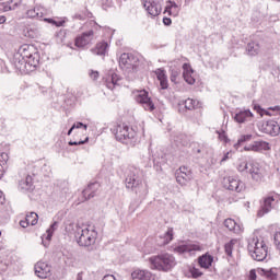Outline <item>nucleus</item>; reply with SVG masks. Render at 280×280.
Segmentation results:
<instances>
[{"mask_svg":"<svg viewBox=\"0 0 280 280\" xmlns=\"http://www.w3.org/2000/svg\"><path fill=\"white\" fill-rule=\"evenodd\" d=\"M249 253H253L252 257L255 261H264L268 257V247L264 241L257 240L253 249L249 247Z\"/></svg>","mask_w":280,"mask_h":280,"instance_id":"obj_4","label":"nucleus"},{"mask_svg":"<svg viewBox=\"0 0 280 280\" xmlns=\"http://www.w3.org/2000/svg\"><path fill=\"white\" fill-rule=\"evenodd\" d=\"M224 226L229 229V231H232L233 233H241L242 232V226L235 222L233 219H226L224 221Z\"/></svg>","mask_w":280,"mask_h":280,"instance_id":"obj_26","label":"nucleus"},{"mask_svg":"<svg viewBox=\"0 0 280 280\" xmlns=\"http://www.w3.org/2000/svg\"><path fill=\"white\" fill-rule=\"evenodd\" d=\"M250 139H253V135L242 136L237 141V145H242V143H245V141H250Z\"/></svg>","mask_w":280,"mask_h":280,"instance_id":"obj_39","label":"nucleus"},{"mask_svg":"<svg viewBox=\"0 0 280 280\" xmlns=\"http://www.w3.org/2000/svg\"><path fill=\"white\" fill-rule=\"evenodd\" d=\"M224 161H229V152L224 154V156L221 160V163H224Z\"/></svg>","mask_w":280,"mask_h":280,"instance_id":"obj_55","label":"nucleus"},{"mask_svg":"<svg viewBox=\"0 0 280 280\" xmlns=\"http://www.w3.org/2000/svg\"><path fill=\"white\" fill-rule=\"evenodd\" d=\"M248 173L256 183H261L264 179V173L259 163H250L248 166Z\"/></svg>","mask_w":280,"mask_h":280,"instance_id":"obj_12","label":"nucleus"},{"mask_svg":"<svg viewBox=\"0 0 280 280\" xmlns=\"http://www.w3.org/2000/svg\"><path fill=\"white\" fill-rule=\"evenodd\" d=\"M272 202H275L273 197H268L264 200L261 208L258 210V218H264L266 213H270L272 211Z\"/></svg>","mask_w":280,"mask_h":280,"instance_id":"obj_15","label":"nucleus"},{"mask_svg":"<svg viewBox=\"0 0 280 280\" xmlns=\"http://www.w3.org/2000/svg\"><path fill=\"white\" fill-rule=\"evenodd\" d=\"M223 187L230 191H236L240 194L241 191H244L246 186L242 180L233 176H229L223 178Z\"/></svg>","mask_w":280,"mask_h":280,"instance_id":"obj_6","label":"nucleus"},{"mask_svg":"<svg viewBox=\"0 0 280 280\" xmlns=\"http://www.w3.org/2000/svg\"><path fill=\"white\" fill-rule=\"evenodd\" d=\"M74 19H79V21H82L84 19V16H82L81 14H75Z\"/></svg>","mask_w":280,"mask_h":280,"instance_id":"obj_58","label":"nucleus"},{"mask_svg":"<svg viewBox=\"0 0 280 280\" xmlns=\"http://www.w3.org/2000/svg\"><path fill=\"white\" fill-rule=\"evenodd\" d=\"M36 226L38 224V214L36 212H31L30 214H26V218L24 221H20V225L22 229H27L30 226Z\"/></svg>","mask_w":280,"mask_h":280,"instance_id":"obj_16","label":"nucleus"},{"mask_svg":"<svg viewBox=\"0 0 280 280\" xmlns=\"http://www.w3.org/2000/svg\"><path fill=\"white\" fill-rule=\"evenodd\" d=\"M190 275H192L194 279H198V277H202L200 269H198L196 267H192L190 269Z\"/></svg>","mask_w":280,"mask_h":280,"instance_id":"obj_38","label":"nucleus"},{"mask_svg":"<svg viewBox=\"0 0 280 280\" xmlns=\"http://www.w3.org/2000/svg\"><path fill=\"white\" fill-rule=\"evenodd\" d=\"M176 78H178V71H172L171 81L176 82Z\"/></svg>","mask_w":280,"mask_h":280,"instance_id":"obj_49","label":"nucleus"},{"mask_svg":"<svg viewBox=\"0 0 280 280\" xmlns=\"http://www.w3.org/2000/svg\"><path fill=\"white\" fill-rule=\"evenodd\" d=\"M219 139H221V141H226V135L223 132L219 133Z\"/></svg>","mask_w":280,"mask_h":280,"instance_id":"obj_54","label":"nucleus"},{"mask_svg":"<svg viewBox=\"0 0 280 280\" xmlns=\"http://www.w3.org/2000/svg\"><path fill=\"white\" fill-rule=\"evenodd\" d=\"M21 186H22V189H26V191H28V189H32V186H33L32 176L27 175L25 180L21 182Z\"/></svg>","mask_w":280,"mask_h":280,"instance_id":"obj_34","label":"nucleus"},{"mask_svg":"<svg viewBox=\"0 0 280 280\" xmlns=\"http://www.w3.org/2000/svg\"><path fill=\"white\" fill-rule=\"evenodd\" d=\"M103 280H116V279H115V276L113 275H106L104 276Z\"/></svg>","mask_w":280,"mask_h":280,"instance_id":"obj_53","label":"nucleus"},{"mask_svg":"<svg viewBox=\"0 0 280 280\" xmlns=\"http://www.w3.org/2000/svg\"><path fill=\"white\" fill-rule=\"evenodd\" d=\"M77 280H82V275H78Z\"/></svg>","mask_w":280,"mask_h":280,"instance_id":"obj_63","label":"nucleus"},{"mask_svg":"<svg viewBox=\"0 0 280 280\" xmlns=\"http://www.w3.org/2000/svg\"><path fill=\"white\" fill-rule=\"evenodd\" d=\"M107 49H108V43L102 42V43H98L95 48L91 49V51L96 56H106Z\"/></svg>","mask_w":280,"mask_h":280,"instance_id":"obj_27","label":"nucleus"},{"mask_svg":"<svg viewBox=\"0 0 280 280\" xmlns=\"http://www.w3.org/2000/svg\"><path fill=\"white\" fill-rule=\"evenodd\" d=\"M24 58H26V62L31 67H38V62H40V57L38 56V52H34V54L25 52V48H24Z\"/></svg>","mask_w":280,"mask_h":280,"instance_id":"obj_22","label":"nucleus"},{"mask_svg":"<svg viewBox=\"0 0 280 280\" xmlns=\"http://www.w3.org/2000/svg\"><path fill=\"white\" fill-rule=\"evenodd\" d=\"M27 16L31 19H43V13H38V9L27 11Z\"/></svg>","mask_w":280,"mask_h":280,"instance_id":"obj_36","label":"nucleus"},{"mask_svg":"<svg viewBox=\"0 0 280 280\" xmlns=\"http://www.w3.org/2000/svg\"><path fill=\"white\" fill-rule=\"evenodd\" d=\"M246 51L248 56H257L259 54V44L252 42L247 44Z\"/></svg>","mask_w":280,"mask_h":280,"instance_id":"obj_29","label":"nucleus"},{"mask_svg":"<svg viewBox=\"0 0 280 280\" xmlns=\"http://www.w3.org/2000/svg\"><path fill=\"white\" fill-rule=\"evenodd\" d=\"M175 250L179 254L188 253L189 255H196V253H200V250H202V245L199 243H187L177 246Z\"/></svg>","mask_w":280,"mask_h":280,"instance_id":"obj_7","label":"nucleus"},{"mask_svg":"<svg viewBox=\"0 0 280 280\" xmlns=\"http://www.w3.org/2000/svg\"><path fill=\"white\" fill-rule=\"evenodd\" d=\"M272 110H276V113H280V107L276 106L275 108H272Z\"/></svg>","mask_w":280,"mask_h":280,"instance_id":"obj_61","label":"nucleus"},{"mask_svg":"<svg viewBox=\"0 0 280 280\" xmlns=\"http://www.w3.org/2000/svg\"><path fill=\"white\" fill-rule=\"evenodd\" d=\"M149 261L153 270H162L163 272H167L176 266V259L170 254L153 256Z\"/></svg>","mask_w":280,"mask_h":280,"instance_id":"obj_1","label":"nucleus"},{"mask_svg":"<svg viewBox=\"0 0 280 280\" xmlns=\"http://www.w3.org/2000/svg\"><path fill=\"white\" fill-rule=\"evenodd\" d=\"M5 23V16L0 15V25H3Z\"/></svg>","mask_w":280,"mask_h":280,"instance_id":"obj_57","label":"nucleus"},{"mask_svg":"<svg viewBox=\"0 0 280 280\" xmlns=\"http://www.w3.org/2000/svg\"><path fill=\"white\" fill-rule=\"evenodd\" d=\"M275 244H276L278 250H280V238L278 241L275 238Z\"/></svg>","mask_w":280,"mask_h":280,"instance_id":"obj_56","label":"nucleus"},{"mask_svg":"<svg viewBox=\"0 0 280 280\" xmlns=\"http://www.w3.org/2000/svg\"><path fill=\"white\" fill-rule=\"evenodd\" d=\"M113 132L117 139V141H120V143H130L132 139H135L137 132H135L133 129H130L128 125L120 124L114 127Z\"/></svg>","mask_w":280,"mask_h":280,"instance_id":"obj_2","label":"nucleus"},{"mask_svg":"<svg viewBox=\"0 0 280 280\" xmlns=\"http://www.w3.org/2000/svg\"><path fill=\"white\" fill-rule=\"evenodd\" d=\"M31 220H34V218H31Z\"/></svg>","mask_w":280,"mask_h":280,"instance_id":"obj_64","label":"nucleus"},{"mask_svg":"<svg viewBox=\"0 0 280 280\" xmlns=\"http://www.w3.org/2000/svg\"><path fill=\"white\" fill-rule=\"evenodd\" d=\"M136 101L138 102V104H142L145 110H150L151 113L155 108L154 103L152 102V98L148 96V91L145 90H142L139 92V94L136 97Z\"/></svg>","mask_w":280,"mask_h":280,"instance_id":"obj_8","label":"nucleus"},{"mask_svg":"<svg viewBox=\"0 0 280 280\" xmlns=\"http://www.w3.org/2000/svg\"><path fill=\"white\" fill-rule=\"evenodd\" d=\"M95 240H97V232H95V230H89V228H85L81 230L78 244L79 246H92V244H95Z\"/></svg>","mask_w":280,"mask_h":280,"instance_id":"obj_5","label":"nucleus"},{"mask_svg":"<svg viewBox=\"0 0 280 280\" xmlns=\"http://www.w3.org/2000/svg\"><path fill=\"white\" fill-rule=\"evenodd\" d=\"M10 10H12V7H4V12H10Z\"/></svg>","mask_w":280,"mask_h":280,"instance_id":"obj_59","label":"nucleus"},{"mask_svg":"<svg viewBox=\"0 0 280 280\" xmlns=\"http://www.w3.org/2000/svg\"><path fill=\"white\" fill-rule=\"evenodd\" d=\"M178 8V4L174 1H168V4L166 5L165 10H176Z\"/></svg>","mask_w":280,"mask_h":280,"instance_id":"obj_44","label":"nucleus"},{"mask_svg":"<svg viewBox=\"0 0 280 280\" xmlns=\"http://www.w3.org/2000/svg\"><path fill=\"white\" fill-rule=\"evenodd\" d=\"M90 77L92 78V80H97V78H100V72L97 71H92Z\"/></svg>","mask_w":280,"mask_h":280,"instance_id":"obj_50","label":"nucleus"},{"mask_svg":"<svg viewBox=\"0 0 280 280\" xmlns=\"http://www.w3.org/2000/svg\"><path fill=\"white\" fill-rule=\"evenodd\" d=\"M73 130H75V128L71 127V128L68 130V136H71V132H73Z\"/></svg>","mask_w":280,"mask_h":280,"instance_id":"obj_60","label":"nucleus"},{"mask_svg":"<svg viewBox=\"0 0 280 280\" xmlns=\"http://www.w3.org/2000/svg\"><path fill=\"white\" fill-rule=\"evenodd\" d=\"M132 279H138V280H154L155 277L152 275V272L148 270H141L138 269L131 273Z\"/></svg>","mask_w":280,"mask_h":280,"instance_id":"obj_18","label":"nucleus"},{"mask_svg":"<svg viewBox=\"0 0 280 280\" xmlns=\"http://www.w3.org/2000/svg\"><path fill=\"white\" fill-rule=\"evenodd\" d=\"M35 275L39 279H47L51 275V266H48L47 262L38 261L35 265Z\"/></svg>","mask_w":280,"mask_h":280,"instance_id":"obj_11","label":"nucleus"},{"mask_svg":"<svg viewBox=\"0 0 280 280\" xmlns=\"http://www.w3.org/2000/svg\"><path fill=\"white\" fill-rule=\"evenodd\" d=\"M183 69V78L185 82H187V84H196V79L191 77V73H194V69L191 68V66L189 63H184Z\"/></svg>","mask_w":280,"mask_h":280,"instance_id":"obj_19","label":"nucleus"},{"mask_svg":"<svg viewBox=\"0 0 280 280\" xmlns=\"http://www.w3.org/2000/svg\"><path fill=\"white\" fill-rule=\"evenodd\" d=\"M125 185L127 189H132L136 194H139V189L143 187V182L139 176V170L135 168L130 171L125 179Z\"/></svg>","mask_w":280,"mask_h":280,"instance_id":"obj_3","label":"nucleus"},{"mask_svg":"<svg viewBox=\"0 0 280 280\" xmlns=\"http://www.w3.org/2000/svg\"><path fill=\"white\" fill-rule=\"evenodd\" d=\"M250 117H253V113L249 109L241 110L237 114H235L234 120L237 124H244L245 121H248V119H250Z\"/></svg>","mask_w":280,"mask_h":280,"instance_id":"obj_21","label":"nucleus"},{"mask_svg":"<svg viewBox=\"0 0 280 280\" xmlns=\"http://www.w3.org/2000/svg\"><path fill=\"white\" fill-rule=\"evenodd\" d=\"M165 12H168V14L173 15V16H178V12H180V8L177 7V9H165Z\"/></svg>","mask_w":280,"mask_h":280,"instance_id":"obj_43","label":"nucleus"},{"mask_svg":"<svg viewBox=\"0 0 280 280\" xmlns=\"http://www.w3.org/2000/svg\"><path fill=\"white\" fill-rule=\"evenodd\" d=\"M45 21H47V23H52V25H56V27H62L65 25V21L56 22L51 19H45Z\"/></svg>","mask_w":280,"mask_h":280,"instance_id":"obj_41","label":"nucleus"},{"mask_svg":"<svg viewBox=\"0 0 280 280\" xmlns=\"http://www.w3.org/2000/svg\"><path fill=\"white\" fill-rule=\"evenodd\" d=\"M198 264L200 268H211V265L213 264V256L205 254L198 258Z\"/></svg>","mask_w":280,"mask_h":280,"instance_id":"obj_23","label":"nucleus"},{"mask_svg":"<svg viewBox=\"0 0 280 280\" xmlns=\"http://www.w3.org/2000/svg\"><path fill=\"white\" fill-rule=\"evenodd\" d=\"M238 172H245V170H248V163L243 162L237 167Z\"/></svg>","mask_w":280,"mask_h":280,"instance_id":"obj_45","label":"nucleus"},{"mask_svg":"<svg viewBox=\"0 0 280 280\" xmlns=\"http://www.w3.org/2000/svg\"><path fill=\"white\" fill-rule=\"evenodd\" d=\"M245 150L253 151V152H261V150H270V144L266 141H256L253 144H249L248 147H245Z\"/></svg>","mask_w":280,"mask_h":280,"instance_id":"obj_17","label":"nucleus"},{"mask_svg":"<svg viewBox=\"0 0 280 280\" xmlns=\"http://www.w3.org/2000/svg\"><path fill=\"white\" fill-rule=\"evenodd\" d=\"M130 65V55L129 54H121L119 58V67L124 69V67H129Z\"/></svg>","mask_w":280,"mask_h":280,"instance_id":"obj_31","label":"nucleus"},{"mask_svg":"<svg viewBox=\"0 0 280 280\" xmlns=\"http://www.w3.org/2000/svg\"><path fill=\"white\" fill-rule=\"evenodd\" d=\"M191 178H194L191 171L185 166L179 167L176 172V182L178 185H182V187L187 185Z\"/></svg>","mask_w":280,"mask_h":280,"instance_id":"obj_9","label":"nucleus"},{"mask_svg":"<svg viewBox=\"0 0 280 280\" xmlns=\"http://www.w3.org/2000/svg\"><path fill=\"white\" fill-rule=\"evenodd\" d=\"M279 240H280V233H277L276 234V242H279Z\"/></svg>","mask_w":280,"mask_h":280,"instance_id":"obj_62","label":"nucleus"},{"mask_svg":"<svg viewBox=\"0 0 280 280\" xmlns=\"http://www.w3.org/2000/svg\"><path fill=\"white\" fill-rule=\"evenodd\" d=\"M56 229H58V221H55L47 230L48 234L46 236V240H51V235H54V231H56Z\"/></svg>","mask_w":280,"mask_h":280,"instance_id":"obj_37","label":"nucleus"},{"mask_svg":"<svg viewBox=\"0 0 280 280\" xmlns=\"http://www.w3.org/2000/svg\"><path fill=\"white\" fill-rule=\"evenodd\" d=\"M5 165H8V153L0 154V179L3 178L5 174Z\"/></svg>","mask_w":280,"mask_h":280,"instance_id":"obj_30","label":"nucleus"},{"mask_svg":"<svg viewBox=\"0 0 280 280\" xmlns=\"http://www.w3.org/2000/svg\"><path fill=\"white\" fill-rule=\"evenodd\" d=\"M72 128H84V130H88L89 126L84 125L83 122H74Z\"/></svg>","mask_w":280,"mask_h":280,"instance_id":"obj_46","label":"nucleus"},{"mask_svg":"<svg viewBox=\"0 0 280 280\" xmlns=\"http://www.w3.org/2000/svg\"><path fill=\"white\" fill-rule=\"evenodd\" d=\"M249 280H257V272L255 271V269H252L249 271Z\"/></svg>","mask_w":280,"mask_h":280,"instance_id":"obj_48","label":"nucleus"},{"mask_svg":"<svg viewBox=\"0 0 280 280\" xmlns=\"http://www.w3.org/2000/svg\"><path fill=\"white\" fill-rule=\"evenodd\" d=\"M94 32L93 30L83 33L81 36L75 38V46L77 47H86L91 40H93Z\"/></svg>","mask_w":280,"mask_h":280,"instance_id":"obj_14","label":"nucleus"},{"mask_svg":"<svg viewBox=\"0 0 280 280\" xmlns=\"http://www.w3.org/2000/svg\"><path fill=\"white\" fill-rule=\"evenodd\" d=\"M198 104H199L198 101L192 100V98H187L185 101V108L187 110H194V108H198Z\"/></svg>","mask_w":280,"mask_h":280,"instance_id":"obj_32","label":"nucleus"},{"mask_svg":"<svg viewBox=\"0 0 280 280\" xmlns=\"http://www.w3.org/2000/svg\"><path fill=\"white\" fill-rule=\"evenodd\" d=\"M254 109H256V112L259 113V115H261V117H264V115H271L270 112L265 110L259 105H254Z\"/></svg>","mask_w":280,"mask_h":280,"instance_id":"obj_40","label":"nucleus"},{"mask_svg":"<svg viewBox=\"0 0 280 280\" xmlns=\"http://www.w3.org/2000/svg\"><path fill=\"white\" fill-rule=\"evenodd\" d=\"M235 244H237V240H231L225 244L224 249L229 257L233 255V246H235Z\"/></svg>","mask_w":280,"mask_h":280,"instance_id":"obj_33","label":"nucleus"},{"mask_svg":"<svg viewBox=\"0 0 280 280\" xmlns=\"http://www.w3.org/2000/svg\"><path fill=\"white\" fill-rule=\"evenodd\" d=\"M262 132L265 135H270L271 137H277L280 133L279 122L275 120H268L262 124Z\"/></svg>","mask_w":280,"mask_h":280,"instance_id":"obj_10","label":"nucleus"},{"mask_svg":"<svg viewBox=\"0 0 280 280\" xmlns=\"http://www.w3.org/2000/svg\"><path fill=\"white\" fill-rule=\"evenodd\" d=\"M259 272L269 280H277V273H275L272 270L260 269Z\"/></svg>","mask_w":280,"mask_h":280,"instance_id":"obj_35","label":"nucleus"},{"mask_svg":"<svg viewBox=\"0 0 280 280\" xmlns=\"http://www.w3.org/2000/svg\"><path fill=\"white\" fill-rule=\"evenodd\" d=\"M97 189H100V183L94 182L88 185V187L82 191L83 200L82 202H86V200H91V198H95L97 194Z\"/></svg>","mask_w":280,"mask_h":280,"instance_id":"obj_13","label":"nucleus"},{"mask_svg":"<svg viewBox=\"0 0 280 280\" xmlns=\"http://www.w3.org/2000/svg\"><path fill=\"white\" fill-rule=\"evenodd\" d=\"M84 143H89V138H85V140L81 141H70L69 145H84Z\"/></svg>","mask_w":280,"mask_h":280,"instance_id":"obj_42","label":"nucleus"},{"mask_svg":"<svg viewBox=\"0 0 280 280\" xmlns=\"http://www.w3.org/2000/svg\"><path fill=\"white\" fill-rule=\"evenodd\" d=\"M5 202V196L3 195V191L0 190V205H3Z\"/></svg>","mask_w":280,"mask_h":280,"instance_id":"obj_52","label":"nucleus"},{"mask_svg":"<svg viewBox=\"0 0 280 280\" xmlns=\"http://www.w3.org/2000/svg\"><path fill=\"white\" fill-rule=\"evenodd\" d=\"M163 23H164V25L170 26V25H172V19H170V18H164V19H163Z\"/></svg>","mask_w":280,"mask_h":280,"instance_id":"obj_51","label":"nucleus"},{"mask_svg":"<svg viewBox=\"0 0 280 280\" xmlns=\"http://www.w3.org/2000/svg\"><path fill=\"white\" fill-rule=\"evenodd\" d=\"M155 74L160 82L161 89H163V90L167 89L170 86V84L167 83V75L165 74V70L158 69V70H155Z\"/></svg>","mask_w":280,"mask_h":280,"instance_id":"obj_24","label":"nucleus"},{"mask_svg":"<svg viewBox=\"0 0 280 280\" xmlns=\"http://www.w3.org/2000/svg\"><path fill=\"white\" fill-rule=\"evenodd\" d=\"M143 5L151 16H159V14H161V9H159V5H156L154 2L145 1Z\"/></svg>","mask_w":280,"mask_h":280,"instance_id":"obj_25","label":"nucleus"},{"mask_svg":"<svg viewBox=\"0 0 280 280\" xmlns=\"http://www.w3.org/2000/svg\"><path fill=\"white\" fill-rule=\"evenodd\" d=\"M180 139H186V137H185L184 135H179V136L175 139L176 143H180V144H183V145H187V141H180Z\"/></svg>","mask_w":280,"mask_h":280,"instance_id":"obj_47","label":"nucleus"},{"mask_svg":"<svg viewBox=\"0 0 280 280\" xmlns=\"http://www.w3.org/2000/svg\"><path fill=\"white\" fill-rule=\"evenodd\" d=\"M174 240V229L170 228L165 234L161 235L158 240L159 246H166Z\"/></svg>","mask_w":280,"mask_h":280,"instance_id":"obj_20","label":"nucleus"},{"mask_svg":"<svg viewBox=\"0 0 280 280\" xmlns=\"http://www.w3.org/2000/svg\"><path fill=\"white\" fill-rule=\"evenodd\" d=\"M117 82H119V77L116 73H113L112 75L106 78L105 84L107 89L113 91V89L117 86Z\"/></svg>","mask_w":280,"mask_h":280,"instance_id":"obj_28","label":"nucleus"}]
</instances>
